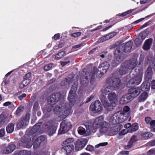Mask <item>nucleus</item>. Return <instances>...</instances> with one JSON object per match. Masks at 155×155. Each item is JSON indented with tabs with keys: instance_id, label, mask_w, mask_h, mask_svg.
Here are the masks:
<instances>
[{
	"instance_id": "1",
	"label": "nucleus",
	"mask_w": 155,
	"mask_h": 155,
	"mask_svg": "<svg viewBox=\"0 0 155 155\" xmlns=\"http://www.w3.org/2000/svg\"><path fill=\"white\" fill-rule=\"evenodd\" d=\"M31 137L26 135L22 137L21 140L18 142L19 146L27 148H30L33 145L35 149H37L39 147L41 143L44 141L45 138L43 136H40L38 138L34 137L31 140Z\"/></svg>"
},
{
	"instance_id": "2",
	"label": "nucleus",
	"mask_w": 155,
	"mask_h": 155,
	"mask_svg": "<svg viewBox=\"0 0 155 155\" xmlns=\"http://www.w3.org/2000/svg\"><path fill=\"white\" fill-rule=\"evenodd\" d=\"M110 102L109 103L105 96H103L101 98V100L104 108L108 111H111L116 105L117 101V95L115 92L109 93L107 96Z\"/></svg>"
},
{
	"instance_id": "3",
	"label": "nucleus",
	"mask_w": 155,
	"mask_h": 155,
	"mask_svg": "<svg viewBox=\"0 0 155 155\" xmlns=\"http://www.w3.org/2000/svg\"><path fill=\"white\" fill-rule=\"evenodd\" d=\"M92 127L93 130L99 127L100 128V131L102 134L105 133L108 130L109 124L104 121V117L100 116L96 118L94 120Z\"/></svg>"
},
{
	"instance_id": "4",
	"label": "nucleus",
	"mask_w": 155,
	"mask_h": 155,
	"mask_svg": "<svg viewBox=\"0 0 155 155\" xmlns=\"http://www.w3.org/2000/svg\"><path fill=\"white\" fill-rule=\"evenodd\" d=\"M107 84L109 85L107 87L101 90V92L105 94L110 92L113 90H117L119 88L120 81L119 78H109L107 80Z\"/></svg>"
},
{
	"instance_id": "5",
	"label": "nucleus",
	"mask_w": 155,
	"mask_h": 155,
	"mask_svg": "<svg viewBox=\"0 0 155 155\" xmlns=\"http://www.w3.org/2000/svg\"><path fill=\"white\" fill-rule=\"evenodd\" d=\"M137 64V60L135 58L132 60L125 61L122 63L119 70V73L120 75L126 74L130 69L135 68Z\"/></svg>"
},
{
	"instance_id": "6",
	"label": "nucleus",
	"mask_w": 155,
	"mask_h": 155,
	"mask_svg": "<svg viewBox=\"0 0 155 155\" xmlns=\"http://www.w3.org/2000/svg\"><path fill=\"white\" fill-rule=\"evenodd\" d=\"M71 106L68 104H60L53 109L54 113L63 115L65 117L68 116L70 113Z\"/></svg>"
},
{
	"instance_id": "7",
	"label": "nucleus",
	"mask_w": 155,
	"mask_h": 155,
	"mask_svg": "<svg viewBox=\"0 0 155 155\" xmlns=\"http://www.w3.org/2000/svg\"><path fill=\"white\" fill-rule=\"evenodd\" d=\"M133 70L130 72L129 75L131 78L127 84L128 87H130L132 85H138L141 83L143 77V74H139L136 76H134V74L133 72Z\"/></svg>"
},
{
	"instance_id": "8",
	"label": "nucleus",
	"mask_w": 155,
	"mask_h": 155,
	"mask_svg": "<svg viewBox=\"0 0 155 155\" xmlns=\"http://www.w3.org/2000/svg\"><path fill=\"white\" fill-rule=\"evenodd\" d=\"M93 131L92 123L90 122L85 123L83 127H80L78 129V133L81 135L84 136L89 135Z\"/></svg>"
},
{
	"instance_id": "9",
	"label": "nucleus",
	"mask_w": 155,
	"mask_h": 155,
	"mask_svg": "<svg viewBox=\"0 0 155 155\" xmlns=\"http://www.w3.org/2000/svg\"><path fill=\"white\" fill-rule=\"evenodd\" d=\"M55 124V121L51 120L46 122L43 125L44 130L50 136L53 135L55 132L56 128Z\"/></svg>"
},
{
	"instance_id": "10",
	"label": "nucleus",
	"mask_w": 155,
	"mask_h": 155,
	"mask_svg": "<svg viewBox=\"0 0 155 155\" xmlns=\"http://www.w3.org/2000/svg\"><path fill=\"white\" fill-rule=\"evenodd\" d=\"M115 58L112 63V66L116 67L124 60V58L120 53L119 48H117L115 51Z\"/></svg>"
},
{
	"instance_id": "11",
	"label": "nucleus",
	"mask_w": 155,
	"mask_h": 155,
	"mask_svg": "<svg viewBox=\"0 0 155 155\" xmlns=\"http://www.w3.org/2000/svg\"><path fill=\"white\" fill-rule=\"evenodd\" d=\"M71 126L70 122L67 120L63 121L61 124L58 134H62L66 133L70 129Z\"/></svg>"
},
{
	"instance_id": "12",
	"label": "nucleus",
	"mask_w": 155,
	"mask_h": 155,
	"mask_svg": "<svg viewBox=\"0 0 155 155\" xmlns=\"http://www.w3.org/2000/svg\"><path fill=\"white\" fill-rule=\"evenodd\" d=\"M110 66L109 63L105 61L100 64L98 68V71L97 72V76L98 78L101 77L103 74L105 73L109 69Z\"/></svg>"
},
{
	"instance_id": "13",
	"label": "nucleus",
	"mask_w": 155,
	"mask_h": 155,
	"mask_svg": "<svg viewBox=\"0 0 155 155\" xmlns=\"http://www.w3.org/2000/svg\"><path fill=\"white\" fill-rule=\"evenodd\" d=\"M90 109L93 112L97 113L102 110L103 107L100 101L97 100L91 104Z\"/></svg>"
},
{
	"instance_id": "14",
	"label": "nucleus",
	"mask_w": 155,
	"mask_h": 155,
	"mask_svg": "<svg viewBox=\"0 0 155 155\" xmlns=\"http://www.w3.org/2000/svg\"><path fill=\"white\" fill-rule=\"evenodd\" d=\"M121 126L120 125H117L114 126L110 127V125L109 124L108 130L106 133L109 136H114L116 134L121 130Z\"/></svg>"
},
{
	"instance_id": "15",
	"label": "nucleus",
	"mask_w": 155,
	"mask_h": 155,
	"mask_svg": "<svg viewBox=\"0 0 155 155\" xmlns=\"http://www.w3.org/2000/svg\"><path fill=\"white\" fill-rule=\"evenodd\" d=\"M87 142L86 139H80L78 140L75 143V149L77 151L82 150Z\"/></svg>"
},
{
	"instance_id": "16",
	"label": "nucleus",
	"mask_w": 155,
	"mask_h": 155,
	"mask_svg": "<svg viewBox=\"0 0 155 155\" xmlns=\"http://www.w3.org/2000/svg\"><path fill=\"white\" fill-rule=\"evenodd\" d=\"M61 94L59 93H56L52 94L48 98V103L51 105L54 104L60 99Z\"/></svg>"
},
{
	"instance_id": "17",
	"label": "nucleus",
	"mask_w": 155,
	"mask_h": 155,
	"mask_svg": "<svg viewBox=\"0 0 155 155\" xmlns=\"http://www.w3.org/2000/svg\"><path fill=\"white\" fill-rule=\"evenodd\" d=\"M96 73V71H94L92 73H90V74L88 73H86V74L87 75L89 74V78L88 77H85V78H81V84L83 86H86L88 83V79H89L90 78H91L92 79L94 76L95 74Z\"/></svg>"
},
{
	"instance_id": "18",
	"label": "nucleus",
	"mask_w": 155,
	"mask_h": 155,
	"mask_svg": "<svg viewBox=\"0 0 155 155\" xmlns=\"http://www.w3.org/2000/svg\"><path fill=\"white\" fill-rule=\"evenodd\" d=\"M141 92V88L140 87H133L129 91V93L132 94V96L135 97L138 96Z\"/></svg>"
},
{
	"instance_id": "19",
	"label": "nucleus",
	"mask_w": 155,
	"mask_h": 155,
	"mask_svg": "<svg viewBox=\"0 0 155 155\" xmlns=\"http://www.w3.org/2000/svg\"><path fill=\"white\" fill-rule=\"evenodd\" d=\"M16 146L13 144H9L2 151V153L9 154L12 152L16 149Z\"/></svg>"
},
{
	"instance_id": "20",
	"label": "nucleus",
	"mask_w": 155,
	"mask_h": 155,
	"mask_svg": "<svg viewBox=\"0 0 155 155\" xmlns=\"http://www.w3.org/2000/svg\"><path fill=\"white\" fill-rule=\"evenodd\" d=\"M122 114V112L119 111L114 113L118 124L123 122L126 120L125 117H124Z\"/></svg>"
},
{
	"instance_id": "21",
	"label": "nucleus",
	"mask_w": 155,
	"mask_h": 155,
	"mask_svg": "<svg viewBox=\"0 0 155 155\" xmlns=\"http://www.w3.org/2000/svg\"><path fill=\"white\" fill-rule=\"evenodd\" d=\"M122 45V47H124L123 50H124V51L125 52H128L132 48V42L131 41H130L126 43V44H123Z\"/></svg>"
},
{
	"instance_id": "22",
	"label": "nucleus",
	"mask_w": 155,
	"mask_h": 155,
	"mask_svg": "<svg viewBox=\"0 0 155 155\" xmlns=\"http://www.w3.org/2000/svg\"><path fill=\"white\" fill-rule=\"evenodd\" d=\"M130 109L129 107L126 106L124 107L122 110L120 111V112H122V114L123 115L124 117H125L127 120V117L130 114Z\"/></svg>"
},
{
	"instance_id": "23",
	"label": "nucleus",
	"mask_w": 155,
	"mask_h": 155,
	"mask_svg": "<svg viewBox=\"0 0 155 155\" xmlns=\"http://www.w3.org/2000/svg\"><path fill=\"white\" fill-rule=\"evenodd\" d=\"M153 39L150 38L147 40L145 41L143 48L144 50H147L149 49L152 45Z\"/></svg>"
},
{
	"instance_id": "24",
	"label": "nucleus",
	"mask_w": 155,
	"mask_h": 155,
	"mask_svg": "<svg viewBox=\"0 0 155 155\" xmlns=\"http://www.w3.org/2000/svg\"><path fill=\"white\" fill-rule=\"evenodd\" d=\"M41 124V123L40 122L36 124L33 126L32 130L33 134L37 133L38 134L42 133L40 128V126Z\"/></svg>"
},
{
	"instance_id": "25",
	"label": "nucleus",
	"mask_w": 155,
	"mask_h": 155,
	"mask_svg": "<svg viewBox=\"0 0 155 155\" xmlns=\"http://www.w3.org/2000/svg\"><path fill=\"white\" fill-rule=\"evenodd\" d=\"M153 75L152 69L150 67H148L147 68L145 74V77L146 79H150L152 78Z\"/></svg>"
},
{
	"instance_id": "26",
	"label": "nucleus",
	"mask_w": 155,
	"mask_h": 155,
	"mask_svg": "<svg viewBox=\"0 0 155 155\" xmlns=\"http://www.w3.org/2000/svg\"><path fill=\"white\" fill-rule=\"evenodd\" d=\"M73 146L70 145L65 146L62 148V151L65 152L67 154H68L70 153L73 150Z\"/></svg>"
},
{
	"instance_id": "27",
	"label": "nucleus",
	"mask_w": 155,
	"mask_h": 155,
	"mask_svg": "<svg viewBox=\"0 0 155 155\" xmlns=\"http://www.w3.org/2000/svg\"><path fill=\"white\" fill-rule=\"evenodd\" d=\"M141 88V91H148L150 88V85L149 83H143L140 87Z\"/></svg>"
},
{
	"instance_id": "28",
	"label": "nucleus",
	"mask_w": 155,
	"mask_h": 155,
	"mask_svg": "<svg viewBox=\"0 0 155 155\" xmlns=\"http://www.w3.org/2000/svg\"><path fill=\"white\" fill-rule=\"evenodd\" d=\"M14 129V125L12 123L8 124L6 127V130L8 133H11L13 132Z\"/></svg>"
},
{
	"instance_id": "29",
	"label": "nucleus",
	"mask_w": 155,
	"mask_h": 155,
	"mask_svg": "<svg viewBox=\"0 0 155 155\" xmlns=\"http://www.w3.org/2000/svg\"><path fill=\"white\" fill-rule=\"evenodd\" d=\"M138 125L137 123L133 124L131 127L128 129L129 132L131 133L136 131L138 129Z\"/></svg>"
},
{
	"instance_id": "30",
	"label": "nucleus",
	"mask_w": 155,
	"mask_h": 155,
	"mask_svg": "<svg viewBox=\"0 0 155 155\" xmlns=\"http://www.w3.org/2000/svg\"><path fill=\"white\" fill-rule=\"evenodd\" d=\"M76 90V88L75 89V90L74 91H72L71 90L70 91L69 96L68 97V99L69 101L71 102H72L74 99L75 97V91Z\"/></svg>"
},
{
	"instance_id": "31",
	"label": "nucleus",
	"mask_w": 155,
	"mask_h": 155,
	"mask_svg": "<svg viewBox=\"0 0 155 155\" xmlns=\"http://www.w3.org/2000/svg\"><path fill=\"white\" fill-rule=\"evenodd\" d=\"M117 117H116L114 113L110 117L109 119L110 123L113 124H118V121L117 120Z\"/></svg>"
},
{
	"instance_id": "32",
	"label": "nucleus",
	"mask_w": 155,
	"mask_h": 155,
	"mask_svg": "<svg viewBox=\"0 0 155 155\" xmlns=\"http://www.w3.org/2000/svg\"><path fill=\"white\" fill-rule=\"evenodd\" d=\"M29 116H28L27 115H26L25 117L21 118L20 121L25 126L27 125L29 123Z\"/></svg>"
},
{
	"instance_id": "33",
	"label": "nucleus",
	"mask_w": 155,
	"mask_h": 155,
	"mask_svg": "<svg viewBox=\"0 0 155 155\" xmlns=\"http://www.w3.org/2000/svg\"><path fill=\"white\" fill-rule=\"evenodd\" d=\"M147 94L146 92H144L142 93L138 98L139 102L143 101H145L147 97Z\"/></svg>"
},
{
	"instance_id": "34",
	"label": "nucleus",
	"mask_w": 155,
	"mask_h": 155,
	"mask_svg": "<svg viewBox=\"0 0 155 155\" xmlns=\"http://www.w3.org/2000/svg\"><path fill=\"white\" fill-rule=\"evenodd\" d=\"M30 79H24L20 84V87L21 88H23L25 86H27L30 82Z\"/></svg>"
},
{
	"instance_id": "35",
	"label": "nucleus",
	"mask_w": 155,
	"mask_h": 155,
	"mask_svg": "<svg viewBox=\"0 0 155 155\" xmlns=\"http://www.w3.org/2000/svg\"><path fill=\"white\" fill-rule=\"evenodd\" d=\"M30 153L27 150H23L20 151H16L14 155H30Z\"/></svg>"
},
{
	"instance_id": "36",
	"label": "nucleus",
	"mask_w": 155,
	"mask_h": 155,
	"mask_svg": "<svg viewBox=\"0 0 155 155\" xmlns=\"http://www.w3.org/2000/svg\"><path fill=\"white\" fill-rule=\"evenodd\" d=\"M65 53V52L64 51H62L58 53L55 56V59L57 60L60 59L63 57Z\"/></svg>"
},
{
	"instance_id": "37",
	"label": "nucleus",
	"mask_w": 155,
	"mask_h": 155,
	"mask_svg": "<svg viewBox=\"0 0 155 155\" xmlns=\"http://www.w3.org/2000/svg\"><path fill=\"white\" fill-rule=\"evenodd\" d=\"M152 135V134L150 132H145L142 135V137L145 139L151 137Z\"/></svg>"
},
{
	"instance_id": "38",
	"label": "nucleus",
	"mask_w": 155,
	"mask_h": 155,
	"mask_svg": "<svg viewBox=\"0 0 155 155\" xmlns=\"http://www.w3.org/2000/svg\"><path fill=\"white\" fill-rule=\"evenodd\" d=\"M74 140V139L73 138H69L65 140L64 141L63 143L64 144H67L69 143H71L73 142Z\"/></svg>"
},
{
	"instance_id": "39",
	"label": "nucleus",
	"mask_w": 155,
	"mask_h": 155,
	"mask_svg": "<svg viewBox=\"0 0 155 155\" xmlns=\"http://www.w3.org/2000/svg\"><path fill=\"white\" fill-rule=\"evenodd\" d=\"M128 102V101H127V98L125 95L121 97L120 101V103L121 104H125Z\"/></svg>"
},
{
	"instance_id": "40",
	"label": "nucleus",
	"mask_w": 155,
	"mask_h": 155,
	"mask_svg": "<svg viewBox=\"0 0 155 155\" xmlns=\"http://www.w3.org/2000/svg\"><path fill=\"white\" fill-rule=\"evenodd\" d=\"M54 64L53 63H50L45 65L44 67V69L45 71H48L51 69Z\"/></svg>"
},
{
	"instance_id": "41",
	"label": "nucleus",
	"mask_w": 155,
	"mask_h": 155,
	"mask_svg": "<svg viewBox=\"0 0 155 155\" xmlns=\"http://www.w3.org/2000/svg\"><path fill=\"white\" fill-rule=\"evenodd\" d=\"M135 43L136 45L138 47L140 46L142 43V41L139 38H137L135 40Z\"/></svg>"
},
{
	"instance_id": "42",
	"label": "nucleus",
	"mask_w": 155,
	"mask_h": 155,
	"mask_svg": "<svg viewBox=\"0 0 155 155\" xmlns=\"http://www.w3.org/2000/svg\"><path fill=\"white\" fill-rule=\"evenodd\" d=\"M70 84V82L68 81V79H66L65 80H64L61 83V85L62 86H64L65 85L67 86Z\"/></svg>"
},
{
	"instance_id": "43",
	"label": "nucleus",
	"mask_w": 155,
	"mask_h": 155,
	"mask_svg": "<svg viewBox=\"0 0 155 155\" xmlns=\"http://www.w3.org/2000/svg\"><path fill=\"white\" fill-rule=\"evenodd\" d=\"M129 132L128 129H124L121 130L119 133V135L120 136L124 135L127 133Z\"/></svg>"
},
{
	"instance_id": "44",
	"label": "nucleus",
	"mask_w": 155,
	"mask_h": 155,
	"mask_svg": "<svg viewBox=\"0 0 155 155\" xmlns=\"http://www.w3.org/2000/svg\"><path fill=\"white\" fill-rule=\"evenodd\" d=\"M108 39H109L108 38L107 35H106L102 37L101 38L99 39L98 40V41L99 42H102Z\"/></svg>"
},
{
	"instance_id": "45",
	"label": "nucleus",
	"mask_w": 155,
	"mask_h": 155,
	"mask_svg": "<svg viewBox=\"0 0 155 155\" xmlns=\"http://www.w3.org/2000/svg\"><path fill=\"white\" fill-rule=\"evenodd\" d=\"M116 32H111L107 35L108 37V38L109 39L114 37L116 35Z\"/></svg>"
},
{
	"instance_id": "46",
	"label": "nucleus",
	"mask_w": 155,
	"mask_h": 155,
	"mask_svg": "<svg viewBox=\"0 0 155 155\" xmlns=\"http://www.w3.org/2000/svg\"><path fill=\"white\" fill-rule=\"evenodd\" d=\"M23 124L21 123V122L19 120V121L17 124V128L19 129L23 128L25 127V126L23 125Z\"/></svg>"
},
{
	"instance_id": "47",
	"label": "nucleus",
	"mask_w": 155,
	"mask_h": 155,
	"mask_svg": "<svg viewBox=\"0 0 155 155\" xmlns=\"http://www.w3.org/2000/svg\"><path fill=\"white\" fill-rule=\"evenodd\" d=\"M94 147L90 145H88L86 148V150H87L90 151H92L94 150Z\"/></svg>"
},
{
	"instance_id": "48",
	"label": "nucleus",
	"mask_w": 155,
	"mask_h": 155,
	"mask_svg": "<svg viewBox=\"0 0 155 155\" xmlns=\"http://www.w3.org/2000/svg\"><path fill=\"white\" fill-rule=\"evenodd\" d=\"M125 96H126L128 101L130 100H131L134 97H133V96L132 95V94H130L129 93L128 94L125 95Z\"/></svg>"
},
{
	"instance_id": "49",
	"label": "nucleus",
	"mask_w": 155,
	"mask_h": 155,
	"mask_svg": "<svg viewBox=\"0 0 155 155\" xmlns=\"http://www.w3.org/2000/svg\"><path fill=\"white\" fill-rule=\"evenodd\" d=\"M107 144V142H104V143H100L99 144H98L95 146V148H98L99 147L101 146H103L105 145H106Z\"/></svg>"
},
{
	"instance_id": "50",
	"label": "nucleus",
	"mask_w": 155,
	"mask_h": 155,
	"mask_svg": "<svg viewBox=\"0 0 155 155\" xmlns=\"http://www.w3.org/2000/svg\"><path fill=\"white\" fill-rule=\"evenodd\" d=\"M38 103L37 102H36L35 103L33 107V109L35 111H36L38 110Z\"/></svg>"
},
{
	"instance_id": "51",
	"label": "nucleus",
	"mask_w": 155,
	"mask_h": 155,
	"mask_svg": "<svg viewBox=\"0 0 155 155\" xmlns=\"http://www.w3.org/2000/svg\"><path fill=\"white\" fill-rule=\"evenodd\" d=\"M81 34V32H78L76 33H74L71 34V36H73L75 38L77 37L80 36Z\"/></svg>"
},
{
	"instance_id": "52",
	"label": "nucleus",
	"mask_w": 155,
	"mask_h": 155,
	"mask_svg": "<svg viewBox=\"0 0 155 155\" xmlns=\"http://www.w3.org/2000/svg\"><path fill=\"white\" fill-rule=\"evenodd\" d=\"M133 143L132 142H131V140H130V141L128 143L127 146H125V148L126 149H127L128 148H130L132 147Z\"/></svg>"
},
{
	"instance_id": "53",
	"label": "nucleus",
	"mask_w": 155,
	"mask_h": 155,
	"mask_svg": "<svg viewBox=\"0 0 155 155\" xmlns=\"http://www.w3.org/2000/svg\"><path fill=\"white\" fill-rule=\"evenodd\" d=\"M132 10H128L127 12H125L121 14L120 15L121 16H124L126 15H127L131 13L132 12Z\"/></svg>"
},
{
	"instance_id": "54",
	"label": "nucleus",
	"mask_w": 155,
	"mask_h": 155,
	"mask_svg": "<svg viewBox=\"0 0 155 155\" xmlns=\"http://www.w3.org/2000/svg\"><path fill=\"white\" fill-rule=\"evenodd\" d=\"M145 120L147 124H149L151 121L152 119L150 117H145Z\"/></svg>"
},
{
	"instance_id": "55",
	"label": "nucleus",
	"mask_w": 155,
	"mask_h": 155,
	"mask_svg": "<svg viewBox=\"0 0 155 155\" xmlns=\"http://www.w3.org/2000/svg\"><path fill=\"white\" fill-rule=\"evenodd\" d=\"M130 140L133 143L137 141V137L135 135H133L131 137Z\"/></svg>"
},
{
	"instance_id": "56",
	"label": "nucleus",
	"mask_w": 155,
	"mask_h": 155,
	"mask_svg": "<svg viewBox=\"0 0 155 155\" xmlns=\"http://www.w3.org/2000/svg\"><path fill=\"white\" fill-rule=\"evenodd\" d=\"M5 133L4 129H1L0 130V137H2L4 136Z\"/></svg>"
},
{
	"instance_id": "57",
	"label": "nucleus",
	"mask_w": 155,
	"mask_h": 155,
	"mask_svg": "<svg viewBox=\"0 0 155 155\" xmlns=\"http://www.w3.org/2000/svg\"><path fill=\"white\" fill-rule=\"evenodd\" d=\"M31 74L30 73H28L24 77V79H30V78L31 76Z\"/></svg>"
},
{
	"instance_id": "58",
	"label": "nucleus",
	"mask_w": 155,
	"mask_h": 155,
	"mask_svg": "<svg viewBox=\"0 0 155 155\" xmlns=\"http://www.w3.org/2000/svg\"><path fill=\"white\" fill-rule=\"evenodd\" d=\"M60 34L59 33H58L55 34L53 37L54 38L55 40H57L58 39H59L60 37Z\"/></svg>"
},
{
	"instance_id": "59",
	"label": "nucleus",
	"mask_w": 155,
	"mask_h": 155,
	"mask_svg": "<svg viewBox=\"0 0 155 155\" xmlns=\"http://www.w3.org/2000/svg\"><path fill=\"white\" fill-rule=\"evenodd\" d=\"M22 112V108L21 107H18L16 111V114L17 115H19L20 113Z\"/></svg>"
},
{
	"instance_id": "60",
	"label": "nucleus",
	"mask_w": 155,
	"mask_h": 155,
	"mask_svg": "<svg viewBox=\"0 0 155 155\" xmlns=\"http://www.w3.org/2000/svg\"><path fill=\"white\" fill-rule=\"evenodd\" d=\"M154 152V150H153L151 149L147 151V155H151Z\"/></svg>"
},
{
	"instance_id": "61",
	"label": "nucleus",
	"mask_w": 155,
	"mask_h": 155,
	"mask_svg": "<svg viewBox=\"0 0 155 155\" xmlns=\"http://www.w3.org/2000/svg\"><path fill=\"white\" fill-rule=\"evenodd\" d=\"M26 96V94H21V95H20L18 96V98L20 100H21L22 99L25 97Z\"/></svg>"
},
{
	"instance_id": "62",
	"label": "nucleus",
	"mask_w": 155,
	"mask_h": 155,
	"mask_svg": "<svg viewBox=\"0 0 155 155\" xmlns=\"http://www.w3.org/2000/svg\"><path fill=\"white\" fill-rule=\"evenodd\" d=\"M149 124L152 127L155 126V120H151Z\"/></svg>"
},
{
	"instance_id": "63",
	"label": "nucleus",
	"mask_w": 155,
	"mask_h": 155,
	"mask_svg": "<svg viewBox=\"0 0 155 155\" xmlns=\"http://www.w3.org/2000/svg\"><path fill=\"white\" fill-rule=\"evenodd\" d=\"M152 66L153 68H155V58H153L152 60Z\"/></svg>"
},
{
	"instance_id": "64",
	"label": "nucleus",
	"mask_w": 155,
	"mask_h": 155,
	"mask_svg": "<svg viewBox=\"0 0 155 155\" xmlns=\"http://www.w3.org/2000/svg\"><path fill=\"white\" fill-rule=\"evenodd\" d=\"M152 89H155V81H153L152 82Z\"/></svg>"
}]
</instances>
